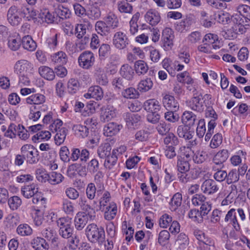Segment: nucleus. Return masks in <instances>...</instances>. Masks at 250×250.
Wrapping results in <instances>:
<instances>
[{"mask_svg": "<svg viewBox=\"0 0 250 250\" xmlns=\"http://www.w3.org/2000/svg\"><path fill=\"white\" fill-rule=\"evenodd\" d=\"M59 154L61 159L64 163H68L70 161L75 162L79 159L82 163H86L90 156L89 151L85 148L81 150L79 148H73L71 149L70 154L68 147L66 146L61 147Z\"/></svg>", "mask_w": 250, "mask_h": 250, "instance_id": "nucleus-1", "label": "nucleus"}, {"mask_svg": "<svg viewBox=\"0 0 250 250\" xmlns=\"http://www.w3.org/2000/svg\"><path fill=\"white\" fill-rule=\"evenodd\" d=\"M85 235L87 239L92 243H98L102 245L105 242V231L104 229L98 227L94 223L87 225L85 229Z\"/></svg>", "mask_w": 250, "mask_h": 250, "instance_id": "nucleus-2", "label": "nucleus"}, {"mask_svg": "<svg viewBox=\"0 0 250 250\" xmlns=\"http://www.w3.org/2000/svg\"><path fill=\"white\" fill-rule=\"evenodd\" d=\"M21 153L24 156L27 164L33 165L39 161L38 151L33 145H23L21 148Z\"/></svg>", "mask_w": 250, "mask_h": 250, "instance_id": "nucleus-3", "label": "nucleus"}, {"mask_svg": "<svg viewBox=\"0 0 250 250\" xmlns=\"http://www.w3.org/2000/svg\"><path fill=\"white\" fill-rule=\"evenodd\" d=\"M194 235L198 240L199 247L201 250L214 249V242L213 239L208 237L201 230L194 231Z\"/></svg>", "mask_w": 250, "mask_h": 250, "instance_id": "nucleus-4", "label": "nucleus"}, {"mask_svg": "<svg viewBox=\"0 0 250 250\" xmlns=\"http://www.w3.org/2000/svg\"><path fill=\"white\" fill-rule=\"evenodd\" d=\"M21 11L20 4L18 6L12 5L9 8L7 17L8 21L11 25L16 26L20 23L21 21L20 16H22Z\"/></svg>", "mask_w": 250, "mask_h": 250, "instance_id": "nucleus-5", "label": "nucleus"}, {"mask_svg": "<svg viewBox=\"0 0 250 250\" xmlns=\"http://www.w3.org/2000/svg\"><path fill=\"white\" fill-rule=\"evenodd\" d=\"M174 31L170 28H165L162 32V47L165 50H171L174 45Z\"/></svg>", "mask_w": 250, "mask_h": 250, "instance_id": "nucleus-6", "label": "nucleus"}, {"mask_svg": "<svg viewBox=\"0 0 250 250\" xmlns=\"http://www.w3.org/2000/svg\"><path fill=\"white\" fill-rule=\"evenodd\" d=\"M95 57L93 53L86 51L80 54L78 58L79 65L84 69H88L94 63Z\"/></svg>", "mask_w": 250, "mask_h": 250, "instance_id": "nucleus-7", "label": "nucleus"}, {"mask_svg": "<svg viewBox=\"0 0 250 250\" xmlns=\"http://www.w3.org/2000/svg\"><path fill=\"white\" fill-rule=\"evenodd\" d=\"M113 44L116 48L123 49L129 44V40L124 32H117L113 37Z\"/></svg>", "mask_w": 250, "mask_h": 250, "instance_id": "nucleus-8", "label": "nucleus"}, {"mask_svg": "<svg viewBox=\"0 0 250 250\" xmlns=\"http://www.w3.org/2000/svg\"><path fill=\"white\" fill-rule=\"evenodd\" d=\"M162 103L164 106L167 110L177 111L179 109V103L172 95H165L162 98Z\"/></svg>", "mask_w": 250, "mask_h": 250, "instance_id": "nucleus-9", "label": "nucleus"}, {"mask_svg": "<svg viewBox=\"0 0 250 250\" xmlns=\"http://www.w3.org/2000/svg\"><path fill=\"white\" fill-rule=\"evenodd\" d=\"M201 188L204 193L208 195L213 194L219 190L217 184L212 179L204 181L201 185Z\"/></svg>", "mask_w": 250, "mask_h": 250, "instance_id": "nucleus-10", "label": "nucleus"}, {"mask_svg": "<svg viewBox=\"0 0 250 250\" xmlns=\"http://www.w3.org/2000/svg\"><path fill=\"white\" fill-rule=\"evenodd\" d=\"M104 96V92L102 88L98 85L90 86L87 92L84 94L86 99L94 98L96 100H101Z\"/></svg>", "mask_w": 250, "mask_h": 250, "instance_id": "nucleus-11", "label": "nucleus"}, {"mask_svg": "<svg viewBox=\"0 0 250 250\" xmlns=\"http://www.w3.org/2000/svg\"><path fill=\"white\" fill-rule=\"evenodd\" d=\"M124 118L126 125L130 128L137 127L141 119V116L138 114L128 112L125 114Z\"/></svg>", "mask_w": 250, "mask_h": 250, "instance_id": "nucleus-12", "label": "nucleus"}, {"mask_svg": "<svg viewBox=\"0 0 250 250\" xmlns=\"http://www.w3.org/2000/svg\"><path fill=\"white\" fill-rule=\"evenodd\" d=\"M116 116V110L111 106L102 108L100 120L103 122H108Z\"/></svg>", "mask_w": 250, "mask_h": 250, "instance_id": "nucleus-13", "label": "nucleus"}, {"mask_svg": "<svg viewBox=\"0 0 250 250\" xmlns=\"http://www.w3.org/2000/svg\"><path fill=\"white\" fill-rule=\"evenodd\" d=\"M146 21L151 25H156L161 21L160 13L155 9L148 10L145 15Z\"/></svg>", "mask_w": 250, "mask_h": 250, "instance_id": "nucleus-14", "label": "nucleus"}, {"mask_svg": "<svg viewBox=\"0 0 250 250\" xmlns=\"http://www.w3.org/2000/svg\"><path fill=\"white\" fill-rule=\"evenodd\" d=\"M50 60L54 64L64 65L68 61V57L64 52L59 51L51 55Z\"/></svg>", "mask_w": 250, "mask_h": 250, "instance_id": "nucleus-15", "label": "nucleus"}, {"mask_svg": "<svg viewBox=\"0 0 250 250\" xmlns=\"http://www.w3.org/2000/svg\"><path fill=\"white\" fill-rule=\"evenodd\" d=\"M229 157V153L227 149H223L218 151L213 156V163L217 166L223 167V163Z\"/></svg>", "mask_w": 250, "mask_h": 250, "instance_id": "nucleus-16", "label": "nucleus"}, {"mask_svg": "<svg viewBox=\"0 0 250 250\" xmlns=\"http://www.w3.org/2000/svg\"><path fill=\"white\" fill-rule=\"evenodd\" d=\"M32 68L31 63L25 60H21L16 62L14 66V71L17 74H25Z\"/></svg>", "mask_w": 250, "mask_h": 250, "instance_id": "nucleus-17", "label": "nucleus"}, {"mask_svg": "<svg viewBox=\"0 0 250 250\" xmlns=\"http://www.w3.org/2000/svg\"><path fill=\"white\" fill-rule=\"evenodd\" d=\"M104 218L108 221L113 220L116 216L118 211L117 204L112 202L109 203V205L104 208Z\"/></svg>", "mask_w": 250, "mask_h": 250, "instance_id": "nucleus-18", "label": "nucleus"}, {"mask_svg": "<svg viewBox=\"0 0 250 250\" xmlns=\"http://www.w3.org/2000/svg\"><path fill=\"white\" fill-rule=\"evenodd\" d=\"M144 107L147 112H158L162 108L160 102L155 99H150L145 101Z\"/></svg>", "mask_w": 250, "mask_h": 250, "instance_id": "nucleus-19", "label": "nucleus"}, {"mask_svg": "<svg viewBox=\"0 0 250 250\" xmlns=\"http://www.w3.org/2000/svg\"><path fill=\"white\" fill-rule=\"evenodd\" d=\"M122 125L114 122L105 125L104 128V133L107 136H112L117 134L122 128Z\"/></svg>", "mask_w": 250, "mask_h": 250, "instance_id": "nucleus-20", "label": "nucleus"}, {"mask_svg": "<svg viewBox=\"0 0 250 250\" xmlns=\"http://www.w3.org/2000/svg\"><path fill=\"white\" fill-rule=\"evenodd\" d=\"M45 102V97L42 94H33L26 98V103L32 105H40Z\"/></svg>", "mask_w": 250, "mask_h": 250, "instance_id": "nucleus-21", "label": "nucleus"}, {"mask_svg": "<svg viewBox=\"0 0 250 250\" xmlns=\"http://www.w3.org/2000/svg\"><path fill=\"white\" fill-rule=\"evenodd\" d=\"M38 191V185L34 183L30 185H25L22 187L21 189V192L23 196L28 199L31 198Z\"/></svg>", "mask_w": 250, "mask_h": 250, "instance_id": "nucleus-22", "label": "nucleus"}, {"mask_svg": "<svg viewBox=\"0 0 250 250\" xmlns=\"http://www.w3.org/2000/svg\"><path fill=\"white\" fill-rule=\"evenodd\" d=\"M31 244L35 250H48L49 247L45 239L41 237L33 238Z\"/></svg>", "mask_w": 250, "mask_h": 250, "instance_id": "nucleus-23", "label": "nucleus"}, {"mask_svg": "<svg viewBox=\"0 0 250 250\" xmlns=\"http://www.w3.org/2000/svg\"><path fill=\"white\" fill-rule=\"evenodd\" d=\"M20 5L22 16L25 18L28 21L36 19L37 16V11L36 10L28 7L25 4H21Z\"/></svg>", "mask_w": 250, "mask_h": 250, "instance_id": "nucleus-24", "label": "nucleus"}, {"mask_svg": "<svg viewBox=\"0 0 250 250\" xmlns=\"http://www.w3.org/2000/svg\"><path fill=\"white\" fill-rule=\"evenodd\" d=\"M21 43L23 47L29 51H35L37 46L36 42L30 35H24L22 37Z\"/></svg>", "mask_w": 250, "mask_h": 250, "instance_id": "nucleus-25", "label": "nucleus"}, {"mask_svg": "<svg viewBox=\"0 0 250 250\" xmlns=\"http://www.w3.org/2000/svg\"><path fill=\"white\" fill-rule=\"evenodd\" d=\"M153 86V83L151 78H146L140 81L138 84V90L141 93H146L151 90Z\"/></svg>", "mask_w": 250, "mask_h": 250, "instance_id": "nucleus-26", "label": "nucleus"}, {"mask_svg": "<svg viewBox=\"0 0 250 250\" xmlns=\"http://www.w3.org/2000/svg\"><path fill=\"white\" fill-rule=\"evenodd\" d=\"M193 23L194 20L191 17H187L176 25V29L180 32H183L188 30Z\"/></svg>", "mask_w": 250, "mask_h": 250, "instance_id": "nucleus-27", "label": "nucleus"}, {"mask_svg": "<svg viewBox=\"0 0 250 250\" xmlns=\"http://www.w3.org/2000/svg\"><path fill=\"white\" fill-rule=\"evenodd\" d=\"M42 236L52 243L56 242L58 240L56 231L51 227H48L43 229L42 230Z\"/></svg>", "mask_w": 250, "mask_h": 250, "instance_id": "nucleus-28", "label": "nucleus"}, {"mask_svg": "<svg viewBox=\"0 0 250 250\" xmlns=\"http://www.w3.org/2000/svg\"><path fill=\"white\" fill-rule=\"evenodd\" d=\"M177 134L180 138L190 140L193 137V132L190 131L188 126L180 125L177 128Z\"/></svg>", "mask_w": 250, "mask_h": 250, "instance_id": "nucleus-29", "label": "nucleus"}, {"mask_svg": "<svg viewBox=\"0 0 250 250\" xmlns=\"http://www.w3.org/2000/svg\"><path fill=\"white\" fill-rule=\"evenodd\" d=\"M39 73L41 76L48 81H52L55 77L53 70L46 66L39 67Z\"/></svg>", "mask_w": 250, "mask_h": 250, "instance_id": "nucleus-30", "label": "nucleus"}, {"mask_svg": "<svg viewBox=\"0 0 250 250\" xmlns=\"http://www.w3.org/2000/svg\"><path fill=\"white\" fill-rule=\"evenodd\" d=\"M201 97L200 95L194 96L188 104V106L193 110L201 112L203 110L204 107L201 101Z\"/></svg>", "mask_w": 250, "mask_h": 250, "instance_id": "nucleus-31", "label": "nucleus"}, {"mask_svg": "<svg viewBox=\"0 0 250 250\" xmlns=\"http://www.w3.org/2000/svg\"><path fill=\"white\" fill-rule=\"evenodd\" d=\"M88 216L83 213H78L75 218V225L78 230H82L87 224Z\"/></svg>", "mask_w": 250, "mask_h": 250, "instance_id": "nucleus-32", "label": "nucleus"}, {"mask_svg": "<svg viewBox=\"0 0 250 250\" xmlns=\"http://www.w3.org/2000/svg\"><path fill=\"white\" fill-rule=\"evenodd\" d=\"M72 130L79 137L84 138L89 134V129L85 126L82 125H75L72 127Z\"/></svg>", "mask_w": 250, "mask_h": 250, "instance_id": "nucleus-33", "label": "nucleus"}, {"mask_svg": "<svg viewBox=\"0 0 250 250\" xmlns=\"http://www.w3.org/2000/svg\"><path fill=\"white\" fill-rule=\"evenodd\" d=\"M96 82L102 85H106L108 83L107 77L105 74L104 70L101 68H97L95 73Z\"/></svg>", "mask_w": 250, "mask_h": 250, "instance_id": "nucleus-34", "label": "nucleus"}, {"mask_svg": "<svg viewBox=\"0 0 250 250\" xmlns=\"http://www.w3.org/2000/svg\"><path fill=\"white\" fill-rule=\"evenodd\" d=\"M89 27H92V24L89 21H87L86 24H78L75 27V34L76 37L80 39L86 35V30Z\"/></svg>", "mask_w": 250, "mask_h": 250, "instance_id": "nucleus-35", "label": "nucleus"}, {"mask_svg": "<svg viewBox=\"0 0 250 250\" xmlns=\"http://www.w3.org/2000/svg\"><path fill=\"white\" fill-rule=\"evenodd\" d=\"M111 146L109 143L102 144L98 147L97 153L100 158L104 159L110 154Z\"/></svg>", "mask_w": 250, "mask_h": 250, "instance_id": "nucleus-36", "label": "nucleus"}, {"mask_svg": "<svg viewBox=\"0 0 250 250\" xmlns=\"http://www.w3.org/2000/svg\"><path fill=\"white\" fill-rule=\"evenodd\" d=\"M39 18L41 19L42 22L48 24L53 23L55 19L54 14L47 9L42 11L39 15Z\"/></svg>", "mask_w": 250, "mask_h": 250, "instance_id": "nucleus-37", "label": "nucleus"}, {"mask_svg": "<svg viewBox=\"0 0 250 250\" xmlns=\"http://www.w3.org/2000/svg\"><path fill=\"white\" fill-rule=\"evenodd\" d=\"M178 250H185L189 244V240L187 235L184 233H180L176 241Z\"/></svg>", "mask_w": 250, "mask_h": 250, "instance_id": "nucleus-38", "label": "nucleus"}, {"mask_svg": "<svg viewBox=\"0 0 250 250\" xmlns=\"http://www.w3.org/2000/svg\"><path fill=\"white\" fill-rule=\"evenodd\" d=\"M120 73L124 78L128 80L132 79L134 75V71L131 66L126 64L122 66Z\"/></svg>", "mask_w": 250, "mask_h": 250, "instance_id": "nucleus-39", "label": "nucleus"}, {"mask_svg": "<svg viewBox=\"0 0 250 250\" xmlns=\"http://www.w3.org/2000/svg\"><path fill=\"white\" fill-rule=\"evenodd\" d=\"M134 68L139 75L145 74L148 70L147 63L143 60H138L135 62Z\"/></svg>", "mask_w": 250, "mask_h": 250, "instance_id": "nucleus-40", "label": "nucleus"}, {"mask_svg": "<svg viewBox=\"0 0 250 250\" xmlns=\"http://www.w3.org/2000/svg\"><path fill=\"white\" fill-rule=\"evenodd\" d=\"M182 120L183 123L188 125H193L196 120V116L192 112L186 111L183 114Z\"/></svg>", "mask_w": 250, "mask_h": 250, "instance_id": "nucleus-41", "label": "nucleus"}, {"mask_svg": "<svg viewBox=\"0 0 250 250\" xmlns=\"http://www.w3.org/2000/svg\"><path fill=\"white\" fill-rule=\"evenodd\" d=\"M95 30L101 36H106L109 33V27L104 21H97L95 25Z\"/></svg>", "mask_w": 250, "mask_h": 250, "instance_id": "nucleus-42", "label": "nucleus"}, {"mask_svg": "<svg viewBox=\"0 0 250 250\" xmlns=\"http://www.w3.org/2000/svg\"><path fill=\"white\" fill-rule=\"evenodd\" d=\"M21 127L22 129H24L23 126H21L19 125L17 126L14 124H11L4 133V136L6 137H8L9 138H14L16 137V133H18V131L19 130L21 129Z\"/></svg>", "mask_w": 250, "mask_h": 250, "instance_id": "nucleus-43", "label": "nucleus"}, {"mask_svg": "<svg viewBox=\"0 0 250 250\" xmlns=\"http://www.w3.org/2000/svg\"><path fill=\"white\" fill-rule=\"evenodd\" d=\"M140 14L139 12H137L132 16L129 22V33L131 35H134L138 30V25L137 21L140 17Z\"/></svg>", "mask_w": 250, "mask_h": 250, "instance_id": "nucleus-44", "label": "nucleus"}, {"mask_svg": "<svg viewBox=\"0 0 250 250\" xmlns=\"http://www.w3.org/2000/svg\"><path fill=\"white\" fill-rule=\"evenodd\" d=\"M117 8L122 13L131 14L133 11L132 6L126 0H122L118 2Z\"/></svg>", "mask_w": 250, "mask_h": 250, "instance_id": "nucleus-45", "label": "nucleus"}, {"mask_svg": "<svg viewBox=\"0 0 250 250\" xmlns=\"http://www.w3.org/2000/svg\"><path fill=\"white\" fill-rule=\"evenodd\" d=\"M17 232L22 236H29L32 234L33 230L29 225L27 224H20L17 228Z\"/></svg>", "mask_w": 250, "mask_h": 250, "instance_id": "nucleus-46", "label": "nucleus"}, {"mask_svg": "<svg viewBox=\"0 0 250 250\" xmlns=\"http://www.w3.org/2000/svg\"><path fill=\"white\" fill-rule=\"evenodd\" d=\"M67 131V129L66 128L62 127L56 132V134L55 136L54 139L55 143L57 145H61L64 142Z\"/></svg>", "mask_w": 250, "mask_h": 250, "instance_id": "nucleus-47", "label": "nucleus"}, {"mask_svg": "<svg viewBox=\"0 0 250 250\" xmlns=\"http://www.w3.org/2000/svg\"><path fill=\"white\" fill-rule=\"evenodd\" d=\"M104 22L108 26H110L113 28L117 27L118 26L119 21L117 16L112 13H109L104 18Z\"/></svg>", "mask_w": 250, "mask_h": 250, "instance_id": "nucleus-48", "label": "nucleus"}, {"mask_svg": "<svg viewBox=\"0 0 250 250\" xmlns=\"http://www.w3.org/2000/svg\"><path fill=\"white\" fill-rule=\"evenodd\" d=\"M21 45V38L19 34L11 37L8 41L9 48L14 51L17 50Z\"/></svg>", "mask_w": 250, "mask_h": 250, "instance_id": "nucleus-49", "label": "nucleus"}, {"mask_svg": "<svg viewBox=\"0 0 250 250\" xmlns=\"http://www.w3.org/2000/svg\"><path fill=\"white\" fill-rule=\"evenodd\" d=\"M182 196L179 192L175 193L171 199L170 202V209L172 211H175L182 203Z\"/></svg>", "mask_w": 250, "mask_h": 250, "instance_id": "nucleus-50", "label": "nucleus"}, {"mask_svg": "<svg viewBox=\"0 0 250 250\" xmlns=\"http://www.w3.org/2000/svg\"><path fill=\"white\" fill-rule=\"evenodd\" d=\"M32 197L33 204L38 205L40 208L45 207L46 199L43 196V194L41 192L38 191Z\"/></svg>", "mask_w": 250, "mask_h": 250, "instance_id": "nucleus-51", "label": "nucleus"}, {"mask_svg": "<svg viewBox=\"0 0 250 250\" xmlns=\"http://www.w3.org/2000/svg\"><path fill=\"white\" fill-rule=\"evenodd\" d=\"M63 178V176L61 173L52 172L49 174L48 182L50 184L55 185L61 183Z\"/></svg>", "mask_w": 250, "mask_h": 250, "instance_id": "nucleus-52", "label": "nucleus"}, {"mask_svg": "<svg viewBox=\"0 0 250 250\" xmlns=\"http://www.w3.org/2000/svg\"><path fill=\"white\" fill-rule=\"evenodd\" d=\"M177 167L178 172H188L190 165L188 161L182 159L181 157L178 156Z\"/></svg>", "mask_w": 250, "mask_h": 250, "instance_id": "nucleus-53", "label": "nucleus"}, {"mask_svg": "<svg viewBox=\"0 0 250 250\" xmlns=\"http://www.w3.org/2000/svg\"><path fill=\"white\" fill-rule=\"evenodd\" d=\"M236 11L240 15L250 21V6L245 4H240L236 7Z\"/></svg>", "mask_w": 250, "mask_h": 250, "instance_id": "nucleus-54", "label": "nucleus"}, {"mask_svg": "<svg viewBox=\"0 0 250 250\" xmlns=\"http://www.w3.org/2000/svg\"><path fill=\"white\" fill-rule=\"evenodd\" d=\"M246 152L243 150H239L237 152V154L232 156L230 159L231 164L236 167L239 166L242 162V158L241 156L245 157L246 156Z\"/></svg>", "mask_w": 250, "mask_h": 250, "instance_id": "nucleus-55", "label": "nucleus"}, {"mask_svg": "<svg viewBox=\"0 0 250 250\" xmlns=\"http://www.w3.org/2000/svg\"><path fill=\"white\" fill-rule=\"evenodd\" d=\"M56 13L62 19L69 18L71 12L69 9L62 5H59L56 9Z\"/></svg>", "mask_w": 250, "mask_h": 250, "instance_id": "nucleus-56", "label": "nucleus"}, {"mask_svg": "<svg viewBox=\"0 0 250 250\" xmlns=\"http://www.w3.org/2000/svg\"><path fill=\"white\" fill-rule=\"evenodd\" d=\"M40 106H37L36 105H32L29 108V114L28 117L30 120L34 122L37 121L40 118L41 113L39 110Z\"/></svg>", "mask_w": 250, "mask_h": 250, "instance_id": "nucleus-57", "label": "nucleus"}, {"mask_svg": "<svg viewBox=\"0 0 250 250\" xmlns=\"http://www.w3.org/2000/svg\"><path fill=\"white\" fill-rule=\"evenodd\" d=\"M51 134L48 131H41L34 135L32 140L36 143L42 140H48L51 137Z\"/></svg>", "mask_w": 250, "mask_h": 250, "instance_id": "nucleus-58", "label": "nucleus"}, {"mask_svg": "<svg viewBox=\"0 0 250 250\" xmlns=\"http://www.w3.org/2000/svg\"><path fill=\"white\" fill-rule=\"evenodd\" d=\"M7 201L10 208L13 210L17 209L22 203L21 199L17 196H13Z\"/></svg>", "mask_w": 250, "mask_h": 250, "instance_id": "nucleus-59", "label": "nucleus"}, {"mask_svg": "<svg viewBox=\"0 0 250 250\" xmlns=\"http://www.w3.org/2000/svg\"><path fill=\"white\" fill-rule=\"evenodd\" d=\"M207 159V154L206 152L203 150L197 151L195 153H193L192 156L193 161L197 164H202L205 162Z\"/></svg>", "mask_w": 250, "mask_h": 250, "instance_id": "nucleus-60", "label": "nucleus"}, {"mask_svg": "<svg viewBox=\"0 0 250 250\" xmlns=\"http://www.w3.org/2000/svg\"><path fill=\"white\" fill-rule=\"evenodd\" d=\"M188 216L193 221L198 223H202L203 222V218L201 215L199 210L196 209H192L189 210Z\"/></svg>", "mask_w": 250, "mask_h": 250, "instance_id": "nucleus-61", "label": "nucleus"}, {"mask_svg": "<svg viewBox=\"0 0 250 250\" xmlns=\"http://www.w3.org/2000/svg\"><path fill=\"white\" fill-rule=\"evenodd\" d=\"M212 169L216 171L213 175V177L215 180L221 182L226 180L227 172L226 170L216 168L215 166H213Z\"/></svg>", "mask_w": 250, "mask_h": 250, "instance_id": "nucleus-62", "label": "nucleus"}, {"mask_svg": "<svg viewBox=\"0 0 250 250\" xmlns=\"http://www.w3.org/2000/svg\"><path fill=\"white\" fill-rule=\"evenodd\" d=\"M118 157L113 152L105 158L104 166L106 168L111 169L117 163Z\"/></svg>", "mask_w": 250, "mask_h": 250, "instance_id": "nucleus-63", "label": "nucleus"}, {"mask_svg": "<svg viewBox=\"0 0 250 250\" xmlns=\"http://www.w3.org/2000/svg\"><path fill=\"white\" fill-rule=\"evenodd\" d=\"M122 94L124 98L127 99H135L139 96L137 90L132 87L125 89Z\"/></svg>", "mask_w": 250, "mask_h": 250, "instance_id": "nucleus-64", "label": "nucleus"}]
</instances>
